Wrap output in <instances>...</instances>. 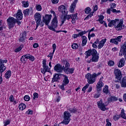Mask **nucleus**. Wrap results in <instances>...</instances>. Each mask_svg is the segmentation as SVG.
<instances>
[{
  "instance_id": "f257e3e1",
  "label": "nucleus",
  "mask_w": 126,
  "mask_h": 126,
  "mask_svg": "<svg viewBox=\"0 0 126 126\" xmlns=\"http://www.w3.org/2000/svg\"><path fill=\"white\" fill-rule=\"evenodd\" d=\"M43 22H44L45 25H46L48 29L52 31H56V28L58 27V20L57 17H55L51 23V25H49L52 19V15H45V17H42Z\"/></svg>"
},
{
  "instance_id": "f03ea898",
  "label": "nucleus",
  "mask_w": 126,
  "mask_h": 126,
  "mask_svg": "<svg viewBox=\"0 0 126 126\" xmlns=\"http://www.w3.org/2000/svg\"><path fill=\"white\" fill-rule=\"evenodd\" d=\"M100 74V72H99L97 74L94 73L93 74L88 73L85 75V78L87 79V81L89 84H93V83L96 81V77L99 76Z\"/></svg>"
},
{
  "instance_id": "7ed1b4c3",
  "label": "nucleus",
  "mask_w": 126,
  "mask_h": 126,
  "mask_svg": "<svg viewBox=\"0 0 126 126\" xmlns=\"http://www.w3.org/2000/svg\"><path fill=\"white\" fill-rule=\"evenodd\" d=\"M7 24L8 27V29L10 30L11 28H13L15 26V23H16V19L10 17L7 20Z\"/></svg>"
},
{
  "instance_id": "20e7f679",
  "label": "nucleus",
  "mask_w": 126,
  "mask_h": 126,
  "mask_svg": "<svg viewBox=\"0 0 126 126\" xmlns=\"http://www.w3.org/2000/svg\"><path fill=\"white\" fill-rule=\"evenodd\" d=\"M41 73L45 74L46 72H50L51 68H49V66L47 65V61L46 60H43L42 61V68L40 69Z\"/></svg>"
},
{
  "instance_id": "39448f33",
  "label": "nucleus",
  "mask_w": 126,
  "mask_h": 126,
  "mask_svg": "<svg viewBox=\"0 0 126 126\" xmlns=\"http://www.w3.org/2000/svg\"><path fill=\"white\" fill-rule=\"evenodd\" d=\"M70 117H71V115L68 111H65L64 112V117L63 120L62 122V124H63L64 125H68L69 124V122H70Z\"/></svg>"
},
{
  "instance_id": "423d86ee",
  "label": "nucleus",
  "mask_w": 126,
  "mask_h": 126,
  "mask_svg": "<svg viewBox=\"0 0 126 126\" xmlns=\"http://www.w3.org/2000/svg\"><path fill=\"white\" fill-rule=\"evenodd\" d=\"M35 21L36 23V29L39 27V25L40 24V22H41V19L42 18V15L40 14V13L36 12L34 15Z\"/></svg>"
},
{
  "instance_id": "0eeeda50",
  "label": "nucleus",
  "mask_w": 126,
  "mask_h": 126,
  "mask_svg": "<svg viewBox=\"0 0 126 126\" xmlns=\"http://www.w3.org/2000/svg\"><path fill=\"white\" fill-rule=\"evenodd\" d=\"M85 55H86L85 59H87L90 56H95L97 55V50L94 49H90L85 53Z\"/></svg>"
},
{
  "instance_id": "6e6552de",
  "label": "nucleus",
  "mask_w": 126,
  "mask_h": 126,
  "mask_svg": "<svg viewBox=\"0 0 126 126\" xmlns=\"http://www.w3.org/2000/svg\"><path fill=\"white\" fill-rule=\"evenodd\" d=\"M122 38H123V36L120 35L115 38H111L110 42L115 45H119V42H122Z\"/></svg>"
},
{
  "instance_id": "1a4fd4ad",
  "label": "nucleus",
  "mask_w": 126,
  "mask_h": 126,
  "mask_svg": "<svg viewBox=\"0 0 126 126\" xmlns=\"http://www.w3.org/2000/svg\"><path fill=\"white\" fill-rule=\"evenodd\" d=\"M114 74L116 76L115 78H116V79H118V80H121V79H122V72L120 69H115L114 70Z\"/></svg>"
},
{
  "instance_id": "9d476101",
  "label": "nucleus",
  "mask_w": 126,
  "mask_h": 126,
  "mask_svg": "<svg viewBox=\"0 0 126 126\" xmlns=\"http://www.w3.org/2000/svg\"><path fill=\"white\" fill-rule=\"evenodd\" d=\"M97 106L101 111H103L104 112L106 111V105H105V104L103 103V100L100 99L99 101H98L97 102Z\"/></svg>"
},
{
  "instance_id": "9b49d317",
  "label": "nucleus",
  "mask_w": 126,
  "mask_h": 126,
  "mask_svg": "<svg viewBox=\"0 0 126 126\" xmlns=\"http://www.w3.org/2000/svg\"><path fill=\"white\" fill-rule=\"evenodd\" d=\"M58 10L59 11H60V12H62V14H63V15L67 14V12L66 11L67 10L66 7L63 5H62L58 7Z\"/></svg>"
},
{
  "instance_id": "f8f14e48",
  "label": "nucleus",
  "mask_w": 126,
  "mask_h": 126,
  "mask_svg": "<svg viewBox=\"0 0 126 126\" xmlns=\"http://www.w3.org/2000/svg\"><path fill=\"white\" fill-rule=\"evenodd\" d=\"M54 69L56 72H63V68L61 64H57L54 68Z\"/></svg>"
},
{
  "instance_id": "ddd939ff",
  "label": "nucleus",
  "mask_w": 126,
  "mask_h": 126,
  "mask_svg": "<svg viewBox=\"0 0 126 126\" xmlns=\"http://www.w3.org/2000/svg\"><path fill=\"white\" fill-rule=\"evenodd\" d=\"M123 23V21H120L117 26H115V28L117 31H121V30H123V29H125V26H124Z\"/></svg>"
},
{
  "instance_id": "4468645a",
  "label": "nucleus",
  "mask_w": 126,
  "mask_h": 126,
  "mask_svg": "<svg viewBox=\"0 0 126 126\" xmlns=\"http://www.w3.org/2000/svg\"><path fill=\"white\" fill-rule=\"evenodd\" d=\"M108 20V27H112V26H114L116 25V23H119V21H120V19H115V20H110V19H107Z\"/></svg>"
},
{
  "instance_id": "2eb2a0df",
  "label": "nucleus",
  "mask_w": 126,
  "mask_h": 126,
  "mask_svg": "<svg viewBox=\"0 0 126 126\" xmlns=\"http://www.w3.org/2000/svg\"><path fill=\"white\" fill-rule=\"evenodd\" d=\"M77 1H78V0H74V1L71 3L69 10V11L71 13H72V12L74 11V9L76 7Z\"/></svg>"
},
{
  "instance_id": "dca6fc26",
  "label": "nucleus",
  "mask_w": 126,
  "mask_h": 126,
  "mask_svg": "<svg viewBox=\"0 0 126 126\" xmlns=\"http://www.w3.org/2000/svg\"><path fill=\"white\" fill-rule=\"evenodd\" d=\"M26 32H22L20 34V38L19 39V41L20 43H21L22 42H24L25 41V39H26Z\"/></svg>"
},
{
  "instance_id": "f3484780",
  "label": "nucleus",
  "mask_w": 126,
  "mask_h": 126,
  "mask_svg": "<svg viewBox=\"0 0 126 126\" xmlns=\"http://www.w3.org/2000/svg\"><path fill=\"white\" fill-rule=\"evenodd\" d=\"M23 14H22V12L21 10H18L17 14L14 16H16L17 20H21L22 18H23Z\"/></svg>"
},
{
  "instance_id": "a211bd4d",
  "label": "nucleus",
  "mask_w": 126,
  "mask_h": 126,
  "mask_svg": "<svg viewBox=\"0 0 126 126\" xmlns=\"http://www.w3.org/2000/svg\"><path fill=\"white\" fill-rule=\"evenodd\" d=\"M104 86V83L102 81H99L96 85V91L99 93V91H101L102 87Z\"/></svg>"
},
{
  "instance_id": "6ab92c4d",
  "label": "nucleus",
  "mask_w": 126,
  "mask_h": 126,
  "mask_svg": "<svg viewBox=\"0 0 126 126\" xmlns=\"http://www.w3.org/2000/svg\"><path fill=\"white\" fill-rule=\"evenodd\" d=\"M60 79H61V77H60V74L56 73L53 76V78H52V83H54V82H57L58 80H60Z\"/></svg>"
},
{
  "instance_id": "aec40b11",
  "label": "nucleus",
  "mask_w": 126,
  "mask_h": 126,
  "mask_svg": "<svg viewBox=\"0 0 126 126\" xmlns=\"http://www.w3.org/2000/svg\"><path fill=\"white\" fill-rule=\"evenodd\" d=\"M64 72L66 74H72L74 71V68H67V69H64Z\"/></svg>"
},
{
  "instance_id": "412c9836",
  "label": "nucleus",
  "mask_w": 126,
  "mask_h": 126,
  "mask_svg": "<svg viewBox=\"0 0 126 126\" xmlns=\"http://www.w3.org/2000/svg\"><path fill=\"white\" fill-rule=\"evenodd\" d=\"M63 76L64 77L62 84L63 85H67L69 83V80H68V77L66 76L65 75H63Z\"/></svg>"
},
{
  "instance_id": "4be33fe9",
  "label": "nucleus",
  "mask_w": 126,
  "mask_h": 126,
  "mask_svg": "<svg viewBox=\"0 0 126 126\" xmlns=\"http://www.w3.org/2000/svg\"><path fill=\"white\" fill-rule=\"evenodd\" d=\"M107 41V39H102L99 43V45L98 46V49H102L103 47H104L105 45V43Z\"/></svg>"
},
{
  "instance_id": "5701e85b",
  "label": "nucleus",
  "mask_w": 126,
  "mask_h": 126,
  "mask_svg": "<svg viewBox=\"0 0 126 126\" xmlns=\"http://www.w3.org/2000/svg\"><path fill=\"white\" fill-rule=\"evenodd\" d=\"M99 60V54L96 55H94L92 56V58L91 59V62L96 63Z\"/></svg>"
},
{
  "instance_id": "b1692460",
  "label": "nucleus",
  "mask_w": 126,
  "mask_h": 126,
  "mask_svg": "<svg viewBox=\"0 0 126 126\" xmlns=\"http://www.w3.org/2000/svg\"><path fill=\"white\" fill-rule=\"evenodd\" d=\"M86 44H87V37L86 36H83L82 37V47H84V46H86Z\"/></svg>"
},
{
  "instance_id": "393cba45",
  "label": "nucleus",
  "mask_w": 126,
  "mask_h": 126,
  "mask_svg": "<svg viewBox=\"0 0 126 126\" xmlns=\"http://www.w3.org/2000/svg\"><path fill=\"white\" fill-rule=\"evenodd\" d=\"M126 61H125L124 58H122L120 59L119 63H118V67H123L125 65V63Z\"/></svg>"
},
{
  "instance_id": "a878e982",
  "label": "nucleus",
  "mask_w": 126,
  "mask_h": 126,
  "mask_svg": "<svg viewBox=\"0 0 126 126\" xmlns=\"http://www.w3.org/2000/svg\"><path fill=\"white\" fill-rule=\"evenodd\" d=\"M71 19H72V23H75L76 20H77V13L71 15Z\"/></svg>"
},
{
  "instance_id": "bb28decb",
  "label": "nucleus",
  "mask_w": 126,
  "mask_h": 126,
  "mask_svg": "<svg viewBox=\"0 0 126 126\" xmlns=\"http://www.w3.org/2000/svg\"><path fill=\"white\" fill-rule=\"evenodd\" d=\"M27 60H28V56L27 54L26 55H23L21 57L20 61L22 63H25V62H27Z\"/></svg>"
},
{
  "instance_id": "cd10ccee",
  "label": "nucleus",
  "mask_w": 126,
  "mask_h": 126,
  "mask_svg": "<svg viewBox=\"0 0 126 126\" xmlns=\"http://www.w3.org/2000/svg\"><path fill=\"white\" fill-rule=\"evenodd\" d=\"M11 76V71L10 70H8L5 74L4 77L6 78V79H8Z\"/></svg>"
},
{
  "instance_id": "c85d7f7f",
  "label": "nucleus",
  "mask_w": 126,
  "mask_h": 126,
  "mask_svg": "<svg viewBox=\"0 0 126 126\" xmlns=\"http://www.w3.org/2000/svg\"><path fill=\"white\" fill-rule=\"evenodd\" d=\"M108 101L109 102H115V101H118V97L115 96H111L108 98Z\"/></svg>"
},
{
  "instance_id": "c756f323",
  "label": "nucleus",
  "mask_w": 126,
  "mask_h": 126,
  "mask_svg": "<svg viewBox=\"0 0 126 126\" xmlns=\"http://www.w3.org/2000/svg\"><path fill=\"white\" fill-rule=\"evenodd\" d=\"M19 108L21 111H23V110L26 109V105L24 103H21L19 105Z\"/></svg>"
},
{
  "instance_id": "7c9ffc66",
  "label": "nucleus",
  "mask_w": 126,
  "mask_h": 126,
  "mask_svg": "<svg viewBox=\"0 0 126 126\" xmlns=\"http://www.w3.org/2000/svg\"><path fill=\"white\" fill-rule=\"evenodd\" d=\"M69 112H70V113H73V114H76V113L77 112V109H76V108H68L67 109Z\"/></svg>"
},
{
  "instance_id": "2f4dec72",
  "label": "nucleus",
  "mask_w": 126,
  "mask_h": 126,
  "mask_svg": "<svg viewBox=\"0 0 126 126\" xmlns=\"http://www.w3.org/2000/svg\"><path fill=\"white\" fill-rule=\"evenodd\" d=\"M27 56L28 59L30 60V61H31V62H34V61H35V57H34V56L29 54H27Z\"/></svg>"
},
{
  "instance_id": "473e14b6",
  "label": "nucleus",
  "mask_w": 126,
  "mask_h": 126,
  "mask_svg": "<svg viewBox=\"0 0 126 126\" xmlns=\"http://www.w3.org/2000/svg\"><path fill=\"white\" fill-rule=\"evenodd\" d=\"M109 86H105L104 87L103 89V93H105V94H108L109 93Z\"/></svg>"
},
{
  "instance_id": "72a5a7b5",
  "label": "nucleus",
  "mask_w": 126,
  "mask_h": 126,
  "mask_svg": "<svg viewBox=\"0 0 126 126\" xmlns=\"http://www.w3.org/2000/svg\"><path fill=\"white\" fill-rule=\"evenodd\" d=\"M23 13L25 15V16H28L30 13V9H26L25 10H24Z\"/></svg>"
},
{
  "instance_id": "f704fd0d",
  "label": "nucleus",
  "mask_w": 126,
  "mask_h": 126,
  "mask_svg": "<svg viewBox=\"0 0 126 126\" xmlns=\"http://www.w3.org/2000/svg\"><path fill=\"white\" fill-rule=\"evenodd\" d=\"M6 69V67L5 66L2 65V66H0V73H2L3 71Z\"/></svg>"
},
{
  "instance_id": "c9c22d12",
  "label": "nucleus",
  "mask_w": 126,
  "mask_h": 126,
  "mask_svg": "<svg viewBox=\"0 0 126 126\" xmlns=\"http://www.w3.org/2000/svg\"><path fill=\"white\" fill-rule=\"evenodd\" d=\"M7 61L6 60L0 59V66L4 65V63H6Z\"/></svg>"
},
{
  "instance_id": "e433bc0d",
  "label": "nucleus",
  "mask_w": 126,
  "mask_h": 126,
  "mask_svg": "<svg viewBox=\"0 0 126 126\" xmlns=\"http://www.w3.org/2000/svg\"><path fill=\"white\" fill-rule=\"evenodd\" d=\"M22 4V6H23V7H28V6H29V3H28V1H23Z\"/></svg>"
},
{
  "instance_id": "4c0bfd02",
  "label": "nucleus",
  "mask_w": 126,
  "mask_h": 126,
  "mask_svg": "<svg viewBox=\"0 0 126 126\" xmlns=\"http://www.w3.org/2000/svg\"><path fill=\"white\" fill-rule=\"evenodd\" d=\"M91 12V8L89 7H88L85 8V12L86 14H89L90 12Z\"/></svg>"
},
{
  "instance_id": "58836bf2",
  "label": "nucleus",
  "mask_w": 126,
  "mask_h": 126,
  "mask_svg": "<svg viewBox=\"0 0 126 126\" xmlns=\"http://www.w3.org/2000/svg\"><path fill=\"white\" fill-rule=\"evenodd\" d=\"M69 66H70V64L68 62H66L65 65V67L64 66H63V70H64V69H66L67 68H69Z\"/></svg>"
},
{
  "instance_id": "ea45409f",
  "label": "nucleus",
  "mask_w": 126,
  "mask_h": 126,
  "mask_svg": "<svg viewBox=\"0 0 126 126\" xmlns=\"http://www.w3.org/2000/svg\"><path fill=\"white\" fill-rule=\"evenodd\" d=\"M120 118H121V115H119L118 114H116L114 116H113V120L114 121H118Z\"/></svg>"
},
{
  "instance_id": "a19ab883",
  "label": "nucleus",
  "mask_w": 126,
  "mask_h": 126,
  "mask_svg": "<svg viewBox=\"0 0 126 126\" xmlns=\"http://www.w3.org/2000/svg\"><path fill=\"white\" fill-rule=\"evenodd\" d=\"M63 18H65V20H66V19L67 20H69V19H71V15H64V16H63Z\"/></svg>"
},
{
  "instance_id": "79ce46f5",
  "label": "nucleus",
  "mask_w": 126,
  "mask_h": 126,
  "mask_svg": "<svg viewBox=\"0 0 126 126\" xmlns=\"http://www.w3.org/2000/svg\"><path fill=\"white\" fill-rule=\"evenodd\" d=\"M35 7L36 8V10L38 11H41V10H42V6L40 4L36 5Z\"/></svg>"
},
{
  "instance_id": "37998d69",
  "label": "nucleus",
  "mask_w": 126,
  "mask_h": 126,
  "mask_svg": "<svg viewBox=\"0 0 126 126\" xmlns=\"http://www.w3.org/2000/svg\"><path fill=\"white\" fill-rule=\"evenodd\" d=\"M71 47L73 50H76L78 48V45L77 43H73Z\"/></svg>"
},
{
  "instance_id": "c03bdc74",
  "label": "nucleus",
  "mask_w": 126,
  "mask_h": 126,
  "mask_svg": "<svg viewBox=\"0 0 126 126\" xmlns=\"http://www.w3.org/2000/svg\"><path fill=\"white\" fill-rule=\"evenodd\" d=\"M108 64L109 66H114L115 62L113 61H110L108 62Z\"/></svg>"
},
{
  "instance_id": "a18cd8bd",
  "label": "nucleus",
  "mask_w": 126,
  "mask_h": 126,
  "mask_svg": "<svg viewBox=\"0 0 126 126\" xmlns=\"http://www.w3.org/2000/svg\"><path fill=\"white\" fill-rule=\"evenodd\" d=\"M89 87V84H87L86 86H85L82 89V91H83L84 93H85V91Z\"/></svg>"
},
{
  "instance_id": "49530a36",
  "label": "nucleus",
  "mask_w": 126,
  "mask_h": 126,
  "mask_svg": "<svg viewBox=\"0 0 126 126\" xmlns=\"http://www.w3.org/2000/svg\"><path fill=\"white\" fill-rule=\"evenodd\" d=\"M64 86H66V85H63V84H62V85H59V88H60V89H62V90H63V91L65 90V89H64Z\"/></svg>"
},
{
  "instance_id": "de8ad7c7",
  "label": "nucleus",
  "mask_w": 126,
  "mask_h": 126,
  "mask_svg": "<svg viewBox=\"0 0 126 126\" xmlns=\"http://www.w3.org/2000/svg\"><path fill=\"white\" fill-rule=\"evenodd\" d=\"M39 97V94L37 93H33V100H35V99H38V97Z\"/></svg>"
},
{
  "instance_id": "09e8293b",
  "label": "nucleus",
  "mask_w": 126,
  "mask_h": 126,
  "mask_svg": "<svg viewBox=\"0 0 126 126\" xmlns=\"http://www.w3.org/2000/svg\"><path fill=\"white\" fill-rule=\"evenodd\" d=\"M86 33H87V32H86L85 31L80 32L79 33V36H80V37L83 36L84 35H85V34H86Z\"/></svg>"
},
{
  "instance_id": "8fccbe9b",
  "label": "nucleus",
  "mask_w": 126,
  "mask_h": 126,
  "mask_svg": "<svg viewBox=\"0 0 126 126\" xmlns=\"http://www.w3.org/2000/svg\"><path fill=\"white\" fill-rule=\"evenodd\" d=\"M111 11L113 13H121V10H117V9L114 8L111 9Z\"/></svg>"
},
{
  "instance_id": "3c124183",
  "label": "nucleus",
  "mask_w": 126,
  "mask_h": 126,
  "mask_svg": "<svg viewBox=\"0 0 126 126\" xmlns=\"http://www.w3.org/2000/svg\"><path fill=\"white\" fill-rule=\"evenodd\" d=\"M24 99L25 100V101H27V102H28V101L30 100V96H29V95H26L24 97Z\"/></svg>"
},
{
  "instance_id": "603ef678",
  "label": "nucleus",
  "mask_w": 126,
  "mask_h": 126,
  "mask_svg": "<svg viewBox=\"0 0 126 126\" xmlns=\"http://www.w3.org/2000/svg\"><path fill=\"white\" fill-rule=\"evenodd\" d=\"M117 6V4L115 3H112L110 4V8L111 9H113V8H116Z\"/></svg>"
},
{
  "instance_id": "864d4df0",
  "label": "nucleus",
  "mask_w": 126,
  "mask_h": 126,
  "mask_svg": "<svg viewBox=\"0 0 126 126\" xmlns=\"http://www.w3.org/2000/svg\"><path fill=\"white\" fill-rule=\"evenodd\" d=\"M21 50H22V47L21 46H19L17 49H15L14 52H15V53H18V52H20Z\"/></svg>"
},
{
  "instance_id": "5fc2aeb1",
  "label": "nucleus",
  "mask_w": 126,
  "mask_h": 126,
  "mask_svg": "<svg viewBox=\"0 0 126 126\" xmlns=\"http://www.w3.org/2000/svg\"><path fill=\"white\" fill-rule=\"evenodd\" d=\"M26 115H32L33 114V111L29 109L26 112Z\"/></svg>"
},
{
  "instance_id": "6e6d98bb",
  "label": "nucleus",
  "mask_w": 126,
  "mask_h": 126,
  "mask_svg": "<svg viewBox=\"0 0 126 126\" xmlns=\"http://www.w3.org/2000/svg\"><path fill=\"white\" fill-rule=\"evenodd\" d=\"M9 99L10 102H14V97H13V95H11Z\"/></svg>"
},
{
  "instance_id": "4d7b16f0",
  "label": "nucleus",
  "mask_w": 126,
  "mask_h": 126,
  "mask_svg": "<svg viewBox=\"0 0 126 126\" xmlns=\"http://www.w3.org/2000/svg\"><path fill=\"white\" fill-rule=\"evenodd\" d=\"M106 126H112V124L111 123H110V121H109V119H106Z\"/></svg>"
},
{
  "instance_id": "13d9d810",
  "label": "nucleus",
  "mask_w": 126,
  "mask_h": 126,
  "mask_svg": "<svg viewBox=\"0 0 126 126\" xmlns=\"http://www.w3.org/2000/svg\"><path fill=\"white\" fill-rule=\"evenodd\" d=\"M52 48L53 49V53H55V52L56 51V49H57V45H56V44H53L52 45Z\"/></svg>"
},
{
  "instance_id": "bf43d9fd",
  "label": "nucleus",
  "mask_w": 126,
  "mask_h": 126,
  "mask_svg": "<svg viewBox=\"0 0 126 126\" xmlns=\"http://www.w3.org/2000/svg\"><path fill=\"white\" fill-rule=\"evenodd\" d=\"M121 118H122V119H124L125 120H126V113H121Z\"/></svg>"
},
{
  "instance_id": "052dcab7",
  "label": "nucleus",
  "mask_w": 126,
  "mask_h": 126,
  "mask_svg": "<svg viewBox=\"0 0 126 126\" xmlns=\"http://www.w3.org/2000/svg\"><path fill=\"white\" fill-rule=\"evenodd\" d=\"M55 52L50 53L47 56L48 58H51L54 56Z\"/></svg>"
},
{
  "instance_id": "680f3d73",
  "label": "nucleus",
  "mask_w": 126,
  "mask_h": 126,
  "mask_svg": "<svg viewBox=\"0 0 126 126\" xmlns=\"http://www.w3.org/2000/svg\"><path fill=\"white\" fill-rule=\"evenodd\" d=\"M9 124H10V120H7L4 123V126H7L8 125H9Z\"/></svg>"
},
{
  "instance_id": "e2e57ef3",
  "label": "nucleus",
  "mask_w": 126,
  "mask_h": 126,
  "mask_svg": "<svg viewBox=\"0 0 126 126\" xmlns=\"http://www.w3.org/2000/svg\"><path fill=\"white\" fill-rule=\"evenodd\" d=\"M99 18L98 20H104V16L100 15L98 16Z\"/></svg>"
},
{
  "instance_id": "0e129e2a",
  "label": "nucleus",
  "mask_w": 126,
  "mask_h": 126,
  "mask_svg": "<svg viewBox=\"0 0 126 126\" xmlns=\"http://www.w3.org/2000/svg\"><path fill=\"white\" fill-rule=\"evenodd\" d=\"M45 22H44V21H43V22H41V23L39 22V25L40 26V27H43V26H44V25H45Z\"/></svg>"
},
{
  "instance_id": "69168bd1",
  "label": "nucleus",
  "mask_w": 126,
  "mask_h": 126,
  "mask_svg": "<svg viewBox=\"0 0 126 126\" xmlns=\"http://www.w3.org/2000/svg\"><path fill=\"white\" fill-rule=\"evenodd\" d=\"M38 47H39V44H38V43H34L33 45V48H34V49H36V48H38Z\"/></svg>"
},
{
  "instance_id": "338daca9",
  "label": "nucleus",
  "mask_w": 126,
  "mask_h": 126,
  "mask_svg": "<svg viewBox=\"0 0 126 126\" xmlns=\"http://www.w3.org/2000/svg\"><path fill=\"white\" fill-rule=\"evenodd\" d=\"M52 3L56 4L59 2V0H51Z\"/></svg>"
},
{
  "instance_id": "774afa93",
  "label": "nucleus",
  "mask_w": 126,
  "mask_h": 126,
  "mask_svg": "<svg viewBox=\"0 0 126 126\" xmlns=\"http://www.w3.org/2000/svg\"><path fill=\"white\" fill-rule=\"evenodd\" d=\"M123 99H124V101L126 102V94H124Z\"/></svg>"
}]
</instances>
